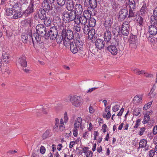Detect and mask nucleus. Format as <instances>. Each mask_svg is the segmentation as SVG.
Segmentation results:
<instances>
[{
	"mask_svg": "<svg viewBox=\"0 0 157 157\" xmlns=\"http://www.w3.org/2000/svg\"><path fill=\"white\" fill-rule=\"evenodd\" d=\"M52 21L49 17H47L44 20V23L47 26H50L51 25Z\"/></svg>",
	"mask_w": 157,
	"mask_h": 157,
	"instance_id": "nucleus-40",
	"label": "nucleus"
},
{
	"mask_svg": "<svg viewBox=\"0 0 157 157\" xmlns=\"http://www.w3.org/2000/svg\"><path fill=\"white\" fill-rule=\"evenodd\" d=\"M101 0H91L90 7L92 9H94L97 7L98 4H99Z\"/></svg>",
	"mask_w": 157,
	"mask_h": 157,
	"instance_id": "nucleus-31",
	"label": "nucleus"
},
{
	"mask_svg": "<svg viewBox=\"0 0 157 157\" xmlns=\"http://www.w3.org/2000/svg\"><path fill=\"white\" fill-rule=\"evenodd\" d=\"M153 133L155 135L157 134V125L155 126L153 128Z\"/></svg>",
	"mask_w": 157,
	"mask_h": 157,
	"instance_id": "nucleus-62",
	"label": "nucleus"
},
{
	"mask_svg": "<svg viewBox=\"0 0 157 157\" xmlns=\"http://www.w3.org/2000/svg\"><path fill=\"white\" fill-rule=\"evenodd\" d=\"M71 39H69L66 38L65 36L63 41V44L64 46L66 47L69 46H70L72 42H73L72 41H71Z\"/></svg>",
	"mask_w": 157,
	"mask_h": 157,
	"instance_id": "nucleus-35",
	"label": "nucleus"
},
{
	"mask_svg": "<svg viewBox=\"0 0 157 157\" xmlns=\"http://www.w3.org/2000/svg\"><path fill=\"white\" fill-rule=\"evenodd\" d=\"M88 20L89 25L90 27H93L95 25L96 21L94 18L90 17Z\"/></svg>",
	"mask_w": 157,
	"mask_h": 157,
	"instance_id": "nucleus-38",
	"label": "nucleus"
},
{
	"mask_svg": "<svg viewBox=\"0 0 157 157\" xmlns=\"http://www.w3.org/2000/svg\"><path fill=\"white\" fill-rule=\"evenodd\" d=\"M84 6L86 7L89 8L91 0H83Z\"/></svg>",
	"mask_w": 157,
	"mask_h": 157,
	"instance_id": "nucleus-50",
	"label": "nucleus"
},
{
	"mask_svg": "<svg viewBox=\"0 0 157 157\" xmlns=\"http://www.w3.org/2000/svg\"><path fill=\"white\" fill-rule=\"evenodd\" d=\"M33 36H34L35 39L38 43L40 44L41 45V46H42L44 45V39H47V38H46V36L44 35H41L36 33H35L33 34Z\"/></svg>",
	"mask_w": 157,
	"mask_h": 157,
	"instance_id": "nucleus-11",
	"label": "nucleus"
},
{
	"mask_svg": "<svg viewBox=\"0 0 157 157\" xmlns=\"http://www.w3.org/2000/svg\"><path fill=\"white\" fill-rule=\"evenodd\" d=\"M143 4L140 10V15L144 16L147 13V6L146 4L144 2H143Z\"/></svg>",
	"mask_w": 157,
	"mask_h": 157,
	"instance_id": "nucleus-27",
	"label": "nucleus"
},
{
	"mask_svg": "<svg viewBox=\"0 0 157 157\" xmlns=\"http://www.w3.org/2000/svg\"><path fill=\"white\" fill-rule=\"evenodd\" d=\"M120 27H117L113 29L112 33L113 35L115 36H118L121 33Z\"/></svg>",
	"mask_w": 157,
	"mask_h": 157,
	"instance_id": "nucleus-39",
	"label": "nucleus"
},
{
	"mask_svg": "<svg viewBox=\"0 0 157 157\" xmlns=\"http://www.w3.org/2000/svg\"><path fill=\"white\" fill-rule=\"evenodd\" d=\"M140 113V110L139 109H135L134 112V115L136 116H138Z\"/></svg>",
	"mask_w": 157,
	"mask_h": 157,
	"instance_id": "nucleus-56",
	"label": "nucleus"
},
{
	"mask_svg": "<svg viewBox=\"0 0 157 157\" xmlns=\"http://www.w3.org/2000/svg\"><path fill=\"white\" fill-rule=\"evenodd\" d=\"M65 31L63 30L62 31V33L57 35L56 37V42L57 44H60L62 41H63V40L65 38L66 35H65Z\"/></svg>",
	"mask_w": 157,
	"mask_h": 157,
	"instance_id": "nucleus-20",
	"label": "nucleus"
},
{
	"mask_svg": "<svg viewBox=\"0 0 157 157\" xmlns=\"http://www.w3.org/2000/svg\"><path fill=\"white\" fill-rule=\"evenodd\" d=\"M87 35H88L89 39L90 40L96 39L97 35L95 34V30L93 28H91Z\"/></svg>",
	"mask_w": 157,
	"mask_h": 157,
	"instance_id": "nucleus-25",
	"label": "nucleus"
},
{
	"mask_svg": "<svg viewBox=\"0 0 157 157\" xmlns=\"http://www.w3.org/2000/svg\"><path fill=\"white\" fill-rule=\"evenodd\" d=\"M74 6V2L72 0H66V7L68 10H73Z\"/></svg>",
	"mask_w": 157,
	"mask_h": 157,
	"instance_id": "nucleus-26",
	"label": "nucleus"
},
{
	"mask_svg": "<svg viewBox=\"0 0 157 157\" xmlns=\"http://www.w3.org/2000/svg\"><path fill=\"white\" fill-rule=\"evenodd\" d=\"M59 6L56 7V10L57 13H63L64 12V8L63 7Z\"/></svg>",
	"mask_w": 157,
	"mask_h": 157,
	"instance_id": "nucleus-45",
	"label": "nucleus"
},
{
	"mask_svg": "<svg viewBox=\"0 0 157 157\" xmlns=\"http://www.w3.org/2000/svg\"><path fill=\"white\" fill-rule=\"evenodd\" d=\"M98 88V87H93L89 89L86 92V93L88 94H90L94 90H95Z\"/></svg>",
	"mask_w": 157,
	"mask_h": 157,
	"instance_id": "nucleus-59",
	"label": "nucleus"
},
{
	"mask_svg": "<svg viewBox=\"0 0 157 157\" xmlns=\"http://www.w3.org/2000/svg\"><path fill=\"white\" fill-rule=\"evenodd\" d=\"M95 44L96 48L101 50L104 48L105 43L103 39L98 38L95 42Z\"/></svg>",
	"mask_w": 157,
	"mask_h": 157,
	"instance_id": "nucleus-12",
	"label": "nucleus"
},
{
	"mask_svg": "<svg viewBox=\"0 0 157 157\" xmlns=\"http://www.w3.org/2000/svg\"><path fill=\"white\" fill-rule=\"evenodd\" d=\"M17 63L23 67H25L27 65V62L24 56H20L17 60Z\"/></svg>",
	"mask_w": 157,
	"mask_h": 157,
	"instance_id": "nucleus-19",
	"label": "nucleus"
},
{
	"mask_svg": "<svg viewBox=\"0 0 157 157\" xmlns=\"http://www.w3.org/2000/svg\"><path fill=\"white\" fill-rule=\"evenodd\" d=\"M150 120V116L148 115H145L144 118V120L143 121V124H145L147 123Z\"/></svg>",
	"mask_w": 157,
	"mask_h": 157,
	"instance_id": "nucleus-49",
	"label": "nucleus"
},
{
	"mask_svg": "<svg viewBox=\"0 0 157 157\" xmlns=\"http://www.w3.org/2000/svg\"><path fill=\"white\" fill-rule=\"evenodd\" d=\"M36 33L44 36H46V35H48L46 28L43 25L40 24L37 25L36 26Z\"/></svg>",
	"mask_w": 157,
	"mask_h": 157,
	"instance_id": "nucleus-10",
	"label": "nucleus"
},
{
	"mask_svg": "<svg viewBox=\"0 0 157 157\" xmlns=\"http://www.w3.org/2000/svg\"><path fill=\"white\" fill-rule=\"evenodd\" d=\"M84 25L83 28L82 29L83 32L85 34H87L91 29L87 25Z\"/></svg>",
	"mask_w": 157,
	"mask_h": 157,
	"instance_id": "nucleus-48",
	"label": "nucleus"
},
{
	"mask_svg": "<svg viewBox=\"0 0 157 157\" xmlns=\"http://www.w3.org/2000/svg\"><path fill=\"white\" fill-rule=\"evenodd\" d=\"M151 25L149 26L148 32L151 35H155L157 34V19L155 16L151 17Z\"/></svg>",
	"mask_w": 157,
	"mask_h": 157,
	"instance_id": "nucleus-4",
	"label": "nucleus"
},
{
	"mask_svg": "<svg viewBox=\"0 0 157 157\" xmlns=\"http://www.w3.org/2000/svg\"><path fill=\"white\" fill-rule=\"evenodd\" d=\"M74 10H73L75 14L78 15H81L83 11V8L80 4H76L74 6Z\"/></svg>",
	"mask_w": 157,
	"mask_h": 157,
	"instance_id": "nucleus-16",
	"label": "nucleus"
},
{
	"mask_svg": "<svg viewBox=\"0 0 157 157\" xmlns=\"http://www.w3.org/2000/svg\"><path fill=\"white\" fill-rule=\"evenodd\" d=\"M144 74L145 76L147 78H151L153 77V75L152 74H149L148 73L145 72L144 71Z\"/></svg>",
	"mask_w": 157,
	"mask_h": 157,
	"instance_id": "nucleus-58",
	"label": "nucleus"
},
{
	"mask_svg": "<svg viewBox=\"0 0 157 157\" xmlns=\"http://www.w3.org/2000/svg\"><path fill=\"white\" fill-rule=\"evenodd\" d=\"M52 133L49 130H47L43 134L42 137L43 139H45L48 137H50L52 135Z\"/></svg>",
	"mask_w": 157,
	"mask_h": 157,
	"instance_id": "nucleus-34",
	"label": "nucleus"
},
{
	"mask_svg": "<svg viewBox=\"0 0 157 157\" xmlns=\"http://www.w3.org/2000/svg\"><path fill=\"white\" fill-rule=\"evenodd\" d=\"M45 12H47L42 10V9H40L38 12L37 14L40 19L44 20L47 17Z\"/></svg>",
	"mask_w": 157,
	"mask_h": 157,
	"instance_id": "nucleus-28",
	"label": "nucleus"
},
{
	"mask_svg": "<svg viewBox=\"0 0 157 157\" xmlns=\"http://www.w3.org/2000/svg\"><path fill=\"white\" fill-rule=\"evenodd\" d=\"M9 4L11 7H12V9L14 12V14L11 18L17 19L21 17L22 15L21 12V10L20 3L17 2L14 3L13 2L10 1Z\"/></svg>",
	"mask_w": 157,
	"mask_h": 157,
	"instance_id": "nucleus-2",
	"label": "nucleus"
},
{
	"mask_svg": "<svg viewBox=\"0 0 157 157\" xmlns=\"http://www.w3.org/2000/svg\"><path fill=\"white\" fill-rule=\"evenodd\" d=\"M38 1L35 2L30 1L28 7L27 8L23 14L26 16H28L34 12V8L37 6L39 3Z\"/></svg>",
	"mask_w": 157,
	"mask_h": 157,
	"instance_id": "nucleus-6",
	"label": "nucleus"
},
{
	"mask_svg": "<svg viewBox=\"0 0 157 157\" xmlns=\"http://www.w3.org/2000/svg\"><path fill=\"white\" fill-rule=\"evenodd\" d=\"M138 44V40L136 36L132 37L130 41V46L132 48H136Z\"/></svg>",
	"mask_w": 157,
	"mask_h": 157,
	"instance_id": "nucleus-22",
	"label": "nucleus"
},
{
	"mask_svg": "<svg viewBox=\"0 0 157 157\" xmlns=\"http://www.w3.org/2000/svg\"><path fill=\"white\" fill-rule=\"evenodd\" d=\"M147 141L145 139H142L140 140L139 143V145H140V147L141 148H143L145 147H146L147 144Z\"/></svg>",
	"mask_w": 157,
	"mask_h": 157,
	"instance_id": "nucleus-41",
	"label": "nucleus"
},
{
	"mask_svg": "<svg viewBox=\"0 0 157 157\" xmlns=\"http://www.w3.org/2000/svg\"><path fill=\"white\" fill-rule=\"evenodd\" d=\"M111 116V114L110 113V111L108 112V113H107V114L106 115H105V114H103V117L106 118L107 119H109L110 118Z\"/></svg>",
	"mask_w": 157,
	"mask_h": 157,
	"instance_id": "nucleus-53",
	"label": "nucleus"
},
{
	"mask_svg": "<svg viewBox=\"0 0 157 157\" xmlns=\"http://www.w3.org/2000/svg\"><path fill=\"white\" fill-rule=\"evenodd\" d=\"M46 149L45 147L43 146H41L40 148V153L42 154H44L45 153Z\"/></svg>",
	"mask_w": 157,
	"mask_h": 157,
	"instance_id": "nucleus-54",
	"label": "nucleus"
},
{
	"mask_svg": "<svg viewBox=\"0 0 157 157\" xmlns=\"http://www.w3.org/2000/svg\"><path fill=\"white\" fill-rule=\"evenodd\" d=\"M90 12L88 10H84L81 15H78L77 20H76L75 24L78 25L80 23L82 25H85L87 21L91 17Z\"/></svg>",
	"mask_w": 157,
	"mask_h": 157,
	"instance_id": "nucleus-1",
	"label": "nucleus"
},
{
	"mask_svg": "<svg viewBox=\"0 0 157 157\" xmlns=\"http://www.w3.org/2000/svg\"><path fill=\"white\" fill-rule=\"evenodd\" d=\"M82 119L81 117H77L75 121L74 128H80L82 130L84 128L82 124Z\"/></svg>",
	"mask_w": 157,
	"mask_h": 157,
	"instance_id": "nucleus-13",
	"label": "nucleus"
},
{
	"mask_svg": "<svg viewBox=\"0 0 157 157\" xmlns=\"http://www.w3.org/2000/svg\"><path fill=\"white\" fill-rule=\"evenodd\" d=\"M104 34V40L106 42H109L111 38L112 34L110 30H105Z\"/></svg>",
	"mask_w": 157,
	"mask_h": 157,
	"instance_id": "nucleus-21",
	"label": "nucleus"
},
{
	"mask_svg": "<svg viewBox=\"0 0 157 157\" xmlns=\"http://www.w3.org/2000/svg\"><path fill=\"white\" fill-rule=\"evenodd\" d=\"M136 21L139 23L140 26H142L143 25V19L140 15L138 16V17L136 20Z\"/></svg>",
	"mask_w": 157,
	"mask_h": 157,
	"instance_id": "nucleus-46",
	"label": "nucleus"
},
{
	"mask_svg": "<svg viewBox=\"0 0 157 157\" xmlns=\"http://www.w3.org/2000/svg\"><path fill=\"white\" fill-rule=\"evenodd\" d=\"M119 109V106L118 105H116L115 106H114L112 108V110L114 112H116V111L118 110Z\"/></svg>",
	"mask_w": 157,
	"mask_h": 157,
	"instance_id": "nucleus-64",
	"label": "nucleus"
},
{
	"mask_svg": "<svg viewBox=\"0 0 157 157\" xmlns=\"http://www.w3.org/2000/svg\"><path fill=\"white\" fill-rule=\"evenodd\" d=\"M6 10V15L7 16H11L13 15L14 12L13 11L12 8H5Z\"/></svg>",
	"mask_w": 157,
	"mask_h": 157,
	"instance_id": "nucleus-36",
	"label": "nucleus"
},
{
	"mask_svg": "<svg viewBox=\"0 0 157 157\" xmlns=\"http://www.w3.org/2000/svg\"><path fill=\"white\" fill-rule=\"evenodd\" d=\"M145 129L146 128L144 127L141 128L140 131L139 132V134L140 136L142 135Z\"/></svg>",
	"mask_w": 157,
	"mask_h": 157,
	"instance_id": "nucleus-60",
	"label": "nucleus"
},
{
	"mask_svg": "<svg viewBox=\"0 0 157 157\" xmlns=\"http://www.w3.org/2000/svg\"><path fill=\"white\" fill-rule=\"evenodd\" d=\"M128 15V11L126 9H123L120 10L119 13V18L121 21H123Z\"/></svg>",
	"mask_w": 157,
	"mask_h": 157,
	"instance_id": "nucleus-14",
	"label": "nucleus"
},
{
	"mask_svg": "<svg viewBox=\"0 0 157 157\" xmlns=\"http://www.w3.org/2000/svg\"><path fill=\"white\" fill-rule=\"evenodd\" d=\"M47 33L48 35H46V37H49L51 40H54L58 34L57 30L54 27H51Z\"/></svg>",
	"mask_w": 157,
	"mask_h": 157,
	"instance_id": "nucleus-9",
	"label": "nucleus"
},
{
	"mask_svg": "<svg viewBox=\"0 0 157 157\" xmlns=\"http://www.w3.org/2000/svg\"><path fill=\"white\" fill-rule=\"evenodd\" d=\"M155 151L153 149L150 150L148 152V157H153L155 155Z\"/></svg>",
	"mask_w": 157,
	"mask_h": 157,
	"instance_id": "nucleus-52",
	"label": "nucleus"
},
{
	"mask_svg": "<svg viewBox=\"0 0 157 157\" xmlns=\"http://www.w3.org/2000/svg\"><path fill=\"white\" fill-rule=\"evenodd\" d=\"M135 10L132 9H129V13L128 15V18L134 17L135 16Z\"/></svg>",
	"mask_w": 157,
	"mask_h": 157,
	"instance_id": "nucleus-43",
	"label": "nucleus"
},
{
	"mask_svg": "<svg viewBox=\"0 0 157 157\" xmlns=\"http://www.w3.org/2000/svg\"><path fill=\"white\" fill-rule=\"evenodd\" d=\"M74 43L76 46L77 48L80 52L83 51L84 44L82 41L80 40H76Z\"/></svg>",
	"mask_w": 157,
	"mask_h": 157,
	"instance_id": "nucleus-24",
	"label": "nucleus"
},
{
	"mask_svg": "<svg viewBox=\"0 0 157 157\" xmlns=\"http://www.w3.org/2000/svg\"><path fill=\"white\" fill-rule=\"evenodd\" d=\"M106 49L113 55H115L117 53L118 49L116 47V46L114 45V44H112L106 48Z\"/></svg>",
	"mask_w": 157,
	"mask_h": 157,
	"instance_id": "nucleus-15",
	"label": "nucleus"
},
{
	"mask_svg": "<svg viewBox=\"0 0 157 157\" xmlns=\"http://www.w3.org/2000/svg\"><path fill=\"white\" fill-rule=\"evenodd\" d=\"M152 101H150L145 105L143 108V109L144 110L147 109L149 108L152 104Z\"/></svg>",
	"mask_w": 157,
	"mask_h": 157,
	"instance_id": "nucleus-51",
	"label": "nucleus"
},
{
	"mask_svg": "<svg viewBox=\"0 0 157 157\" xmlns=\"http://www.w3.org/2000/svg\"><path fill=\"white\" fill-rule=\"evenodd\" d=\"M142 97L141 95H136L135 96L133 99V101L136 104H139L142 103Z\"/></svg>",
	"mask_w": 157,
	"mask_h": 157,
	"instance_id": "nucleus-33",
	"label": "nucleus"
},
{
	"mask_svg": "<svg viewBox=\"0 0 157 157\" xmlns=\"http://www.w3.org/2000/svg\"><path fill=\"white\" fill-rule=\"evenodd\" d=\"M132 70L135 74L138 75L143 74L144 73V70H142L141 71H140L137 68L133 69Z\"/></svg>",
	"mask_w": 157,
	"mask_h": 157,
	"instance_id": "nucleus-47",
	"label": "nucleus"
},
{
	"mask_svg": "<svg viewBox=\"0 0 157 157\" xmlns=\"http://www.w3.org/2000/svg\"><path fill=\"white\" fill-rule=\"evenodd\" d=\"M51 5L52 4L48 3V2H47L46 1L44 0L42 4V6L43 8L42 10L47 12H49L51 10Z\"/></svg>",
	"mask_w": 157,
	"mask_h": 157,
	"instance_id": "nucleus-23",
	"label": "nucleus"
},
{
	"mask_svg": "<svg viewBox=\"0 0 157 157\" xmlns=\"http://www.w3.org/2000/svg\"><path fill=\"white\" fill-rule=\"evenodd\" d=\"M70 49L71 52L74 54L79 52L80 51L77 48L73 42H72L70 46Z\"/></svg>",
	"mask_w": 157,
	"mask_h": 157,
	"instance_id": "nucleus-29",
	"label": "nucleus"
},
{
	"mask_svg": "<svg viewBox=\"0 0 157 157\" xmlns=\"http://www.w3.org/2000/svg\"><path fill=\"white\" fill-rule=\"evenodd\" d=\"M93 153L90 151H89L86 154V157H92Z\"/></svg>",
	"mask_w": 157,
	"mask_h": 157,
	"instance_id": "nucleus-61",
	"label": "nucleus"
},
{
	"mask_svg": "<svg viewBox=\"0 0 157 157\" xmlns=\"http://www.w3.org/2000/svg\"><path fill=\"white\" fill-rule=\"evenodd\" d=\"M65 35H66V38L72 40L74 38V35L73 32L71 30H68L66 33L65 31Z\"/></svg>",
	"mask_w": 157,
	"mask_h": 157,
	"instance_id": "nucleus-32",
	"label": "nucleus"
},
{
	"mask_svg": "<svg viewBox=\"0 0 157 157\" xmlns=\"http://www.w3.org/2000/svg\"><path fill=\"white\" fill-rule=\"evenodd\" d=\"M113 18L112 16H106L104 19V25L105 30H110L111 26L113 23Z\"/></svg>",
	"mask_w": 157,
	"mask_h": 157,
	"instance_id": "nucleus-7",
	"label": "nucleus"
},
{
	"mask_svg": "<svg viewBox=\"0 0 157 157\" xmlns=\"http://www.w3.org/2000/svg\"><path fill=\"white\" fill-rule=\"evenodd\" d=\"M63 14V20L64 21H66V22H69V12L68 11H64Z\"/></svg>",
	"mask_w": 157,
	"mask_h": 157,
	"instance_id": "nucleus-37",
	"label": "nucleus"
},
{
	"mask_svg": "<svg viewBox=\"0 0 157 157\" xmlns=\"http://www.w3.org/2000/svg\"><path fill=\"white\" fill-rule=\"evenodd\" d=\"M121 33L124 36H128L130 31V25L127 21L124 22L120 27Z\"/></svg>",
	"mask_w": 157,
	"mask_h": 157,
	"instance_id": "nucleus-8",
	"label": "nucleus"
},
{
	"mask_svg": "<svg viewBox=\"0 0 157 157\" xmlns=\"http://www.w3.org/2000/svg\"><path fill=\"white\" fill-rule=\"evenodd\" d=\"M48 107L47 105H44L43 106L39 105L37 106V109L36 110V113L42 112L44 114H46L47 113Z\"/></svg>",
	"mask_w": 157,
	"mask_h": 157,
	"instance_id": "nucleus-17",
	"label": "nucleus"
},
{
	"mask_svg": "<svg viewBox=\"0 0 157 157\" xmlns=\"http://www.w3.org/2000/svg\"><path fill=\"white\" fill-rule=\"evenodd\" d=\"M74 29L76 33H77L80 31L81 29V28L77 25L74 26Z\"/></svg>",
	"mask_w": 157,
	"mask_h": 157,
	"instance_id": "nucleus-55",
	"label": "nucleus"
},
{
	"mask_svg": "<svg viewBox=\"0 0 157 157\" xmlns=\"http://www.w3.org/2000/svg\"><path fill=\"white\" fill-rule=\"evenodd\" d=\"M154 8L153 11V14L154 16H155V17L156 18V17H157V8L153 7Z\"/></svg>",
	"mask_w": 157,
	"mask_h": 157,
	"instance_id": "nucleus-63",
	"label": "nucleus"
},
{
	"mask_svg": "<svg viewBox=\"0 0 157 157\" xmlns=\"http://www.w3.org/2000/svg\"><path fill=\"white\" fill-rule=\"evenodd\" d=\"M21 39L23 42L25 44L29 42L30 44H33V46L34 45V41L32 37V31L31 29L25 30L24 32L21 35Z\"/></svg>",
	"mask_w": 157,
	"mask_h": 157,
	"instance_id": "nucleus-3",
	"label": "nucleus"
},
{
	"mask_svg": "<svg viewBox=\"0 0 157 157\" xmlns=\"http://www.w3.org/2000/svg\"><path fill=\"white\" fill-rule=\"evenodd\" d=\"M70 100L72 105L77 107H79L83 101V99L81 97L77 95L71 96Z\"/></svg>",
	"mask_w": 157,
	"mask_h": 157,
	"instance_id": "nucleus-5",
	"label": "nucleus"
},
{
	"mask_svg": "<svg viewBox=\"0 0 157 157\" xmlns=\"http://www.w3.org/2000/svg\"><path fill=\"white\" fill-rule=\"evenodd\" d=\"M2 57L3 60H4L5 59V62H6V60L9 59L10 56L8 53L4 51H3L2 52Z\"/></svg>",
	"mask_w": 157,
	"mask_h": 157,
	"instance_id": "nucleus-44",
	"label": "nucleus"
},
{
	"mask_svg": "<svg viewBox=\"0 0 157 157\" xmlns=\"http://www.w3.org/2000/svg\"><path fill=\"white\" fill-rule=\"evenodd\" d=\"M63 118L65 123H66L67 122L68 118L67 117V114L66 112H65L64 114Z\"/></svg>",
	"mask_w": 157,
	"mask_h": 157,
	"instance_id": "nucleus-57",
	"label": "nucleus"
},
{
	"mask_svg": "<svg viewBox=\"0 0 157 157\" xmlns=\"http://www.w3.org/2000/svg\"><path fill=\"white\" fill-rule=\"evenodd\" d=\"M129 9L135 10L136 3L134 0H128Z\"/></svg>",
	"mask_w": 157,
	"mask_h": 157,
	"instance_id": "nucleus-42",
	"label": "nucleus"
},
{
	"mask_svg": "<svg viewBox=\"0 0 157 157\" xmlns=\"http://www.w3.org/2000/svg\"><path fill=\"white\" fill-rule=\"evenodd\" d=\"M69 11H70V12H69L68 15L69 22L74 21L75 23V21L76 19L77 20L78 17L77 16H78V15L75 14L73 10H69Z\"/></svg>",
	"mask_w": 157,
	"mask_h": 157,
	"instance_id": "nucleus-18",
	"label": "nucleus"
},
{
	"mask_svg": "<svg viewBox=\"0 0 157 157\" xmlns=\"http://www.w3.org/2000/svg\"><path fill=\"white\" fill-rule=\"evenodd\" d=\"M157 85V84L155 83L152 86V87L149 93V95L151 98H154L156 96V93L154 92V91L155 90Z\"/></svg>",
	"mask_w": 157,
	"mask_h": 157,
	"instance_id": "nucleus-30",
	"label": "nucleus"
}]
</instances>
